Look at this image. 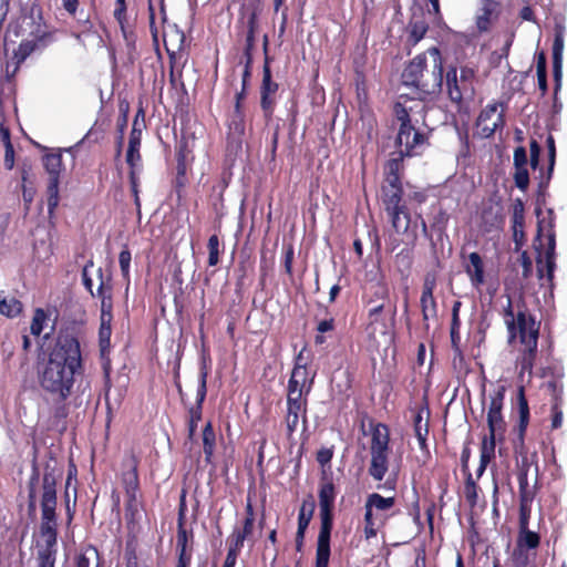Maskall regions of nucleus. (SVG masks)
<instances>
[{
	"label": "nucleus",
	"mask_w": 567,
	"mask_h": 567,
	"mask_svg": "<svg viewBox=\"0 0 567 567\" xmlns=\"http://www.w3.org/2000/svg\"><path fill=\"white\" fill-rule=\"evenodd\" d=\"M405 85L415 86L426 93H435L443 84V64L439 49L414 58L402 73Z\"/></svg>",
	"instance_id": "nucleus-2"
},
{
	"label": "nucleus",
	"mask_w": 567,
	"mask_h": 567,
	"mask_svg": "<svg viewBox=\"0 0 567 567\" xmlns=\"http://www.w3.org/2000/svg\"><path fill=\"white\" fill-rule=\"evenodd\" d=\"M497 4L492 0H484L482 13L476 19V24L480 31H486L491 24L493 16L496 11Z\"/></svg>",
	"instance_id": "nucleus-27"
},
{
	"label": "nucleus",
	"mask_w": 567,
	"mask_h": 567,
	"mask_svg": "<svg viewBox=\"0 0 567 567\" xmlns=\"http://www.w3.org/2000/svg\"><path fill=\"white\" fill-rule=\"evenodd\" d=\"M474 70L467 66L461 69L460 82L462 87H457V74L455 69L446 73V86L450 99L453 102H461L464 96H472L474 93Z\"/></svg>",
	"instance_id": "nucleus-11"
},
{
	"label": "nucleus",
	"mask_w": 567,
	"mask_h": 567,
	"mask_svg": "<svg viewBox=\"0 0 567 567\" xmlns=\"http://www.w3.org/2000/svg\"><path fill=\"white\" fill-rule=\"evenodd\" d=\"M537 348L523 347L519 349L517 358V367L519 368L518 378L520 382H530L533 374V365L536 357Z\"/></svg>",
	"instance_id": "nucleus-19"
},
{
	"label": "nucleus",
	"mask_w": 567,
	"mask_h": 567,
	"mask_svg": "<svg viewBox=\"0 0 567 567\" xmlns=\"http://www.w3.org/2000/svg\"><path fill=\"white\" fill-rule=\"evenodd\" d=\"M245 134L244 116L239 111V104L236 105V113L229 124V135L235 142H240Z\"/></svg>",
	"instance_id": "nucleus-30"
},
{
	"label": "nucleus",
	"mask_w": 567,
	"mask_h": 567,
	"mask_svg": "<svg viewBox=\"0 0 567 567\" xmlns=\"http://www.w3.org/2000/svg\"><path fill=\"white\" fill-rule=\"evenodd\" d=\"M563 51H564V37L560 32H558L555 35V40H554V44H553V60H554V71H555L556 79H558V76L560 75Z\"/></svg>",
	"instance_id": "nucleus-31"
},
{
	"label": "nucleus",
	"mask_w": 567,
	"mask_h": 567,
	"mask_svg": "<svg viewBox=\"0 0 567 567\" xmlns=\"http://www.w3.org/2000/svg\"><path fill=\"white\" fill-rule=\"evenodd\" d=\"M520 546L527 548H536L539 544V537L536 533L530 530H523L519 538Z\"/></svg>",
	"instance_id": "nucleus-43"
},
{
	"label": "nucleus",
	"mask_w": 567,
	"mask_h": 567,
	"mask_svg": "<svg viewBox=\"0 0 567 567\" xmlns=\"http://www.w3.org/2000/svg\"><path fill=\"white\" fill-rule=\"evenodd\" d=\"M514 181L516 187L526 190L529 185V174L527 166H515Z\"/></svg>",
	"instance_id": "nucleus-40"
},
{
	"label": "nucleus",
	"mask_w": 567,
	"mask_h": 567,
	"mask_svg": "<svg viewBox=\"0 0 567 567\" xmlns=\"http://www.w3.org/2000/svg\"><path fill=\"white\" fill-rule=\"evenodd\" d=\"M495 447L492 445V442H482L481 446V456H480V465L476 470L477 477L482 476L484 471L486 470L487 464L494 457Z\"/></svg>",
	"instance_id": "nucleus-33"
},
{
	"label": "nucleus",
	"mask_w": 567,
	"mask_h": 567,
	"mask_svg": "<svg viewBox=\"0 0 567 567\" xmlns=\"http://www.w3.org/2000/svg\"><path fill=\"white\" fill-rule=\"evenodd\" d=\"M396 116L401 122L396 138L400 155L414 156L420 154L425 147V136L411 124L410 115L405 109L396 105Z\"/></svg>",
	"instance_id": "nucleus-8"
},
{
	"label": "nucleus",
	"mask_w": 567,
	"mask_h": 567,
	"mask_svg": "<svg viewBox=\"0 0 567 567\" xmlns=\"http://www.w3.org/2000/svg\"><path fill=\"white\" fill-rule=\"evenodd\" d=\"M391 218L392 227L398 234L406 236L409 241H414L416 234L414 228L411 226V217L405 207L386 212Z\"/></svg>",
	"instance_id": "nucleus-16"
},
{
	"label": "nucleus",
	"mask_w": 567,
	"mask_h": 567,
	"mask_svg": "<svg viewBox=\"0 0 567 567\" xmlns=\"http://www.w3.org/2000/svg\"><path fill=\"white\" fill-rule=\"evenodd\" d=\"M34 194H35V190L33 187H29V186L22 184V197H23V200H24V204L27 205V207H29V205L32 203V200L34 198Z\"/></svg>",
	"instance_id": "nucleus-60"
},
{
	"label": "nucleus",
	"mask_w": 567,
	"mask_h": 567,
	"mask_svg": "<svg viewBox=\"0 0 567 567\" xmlns=\"http://www.w3.org/2000/svg\"><path fill=\"white\" fill-rule=\"evenodd\" d=\"M81 369L82 355L78 339L61 336L39 374V383L43 390L66 399L71 394L74 377Z\"/></svg>",
	"instance_id": "nucleus-1"
},
{
	"label": "nucleus",
	"mask_w": 567,
	"mask_h": 567,
	"mask_svg": "<svg viewBox=\"0 0 567 567\" xmlns=\"http://www.w3.org/2000/svg\"><path fill=\"white\" fill-rule=\"evenodd\" d=\"M4 147H6L4 166L8 169H12L13 166H14V150H13V146H12L11 143H8V145H6Z\"/></svg>",
	"instance_id": "nucleus-55"
},
{
	"label": "nucleus",
	"mask_w": 567,
	"mask_h": 567,
	"mask_svg": "<svg viewBox=\"0 0 567 567\" xmlns=\"http://www.w3.org/2000/svg\"><path fill=\"white\" fill-rule=\"evenodd\" d=\"M22 303L14 297L0 291V315L8 318H16L22 312Z\"/></svg>",
	"instance_id": "nucleus-24"
},
{
	"label": "nucleus",
	"mask_w": 567,
	"mask_h": 567,
	"mask_svg": "<svg viewBox=\"0 0 567 567\" xmlns=\"http://www.w3.org/2000/svg\"><path fill=\"white\" fill-rule=\"evenodd\" d=\"M309 392H303L300 390H288L287 393V403H293V404H307V395Z\"/></svg>",
	"instance_id": "nucleus-47"
},
{
	"label": "nucleus",
	"mask_w": 567,
	"mask_h": 567,
	"mask_svg": "<svg viewBox=\"0 0 567 567\" xmlns=\"http://www.w3.org/2000/svg\"><path fill=\"white\" fill-rule=\"evenodd\" d=\"M238 554L239 553H236L234 550H229L228 549V553H227V556H226V559H225V563H224L223 567H235Z\"/></svg>",
	"instance_id": "nucleus-64"
},
{
	"label": "nucleus",
	"mask_w": 567,
	"mask_h": 567,
	"mask_svg": "<svg viewBox=\"0 0 567 567\" xmlns=\"http://www.w3.org/2000/svg\"><path fill=\"white\" fill-rule=\"evenodd\" d=\"M504 320L509 332L511 341L518 339L522 348H537L538 324L532 316L522 311L515 316L509 305L508 309L505 311Z\"/></svg>",
	"instance_id": "nucleus-7"
},
{
	"label": "nucleus",
	"mask_w": 567,
	"mask_h": 567,
	"mask_svg": "<svg viewBox=\"0 0 567 567\" xmlns=\"http://www.w3.org/2000/svg\"><path fill=\"white\" fill-rule=\"evenodd\" d=\"M99 295H101V319L105 317L112 320V300L110 296L103 295V285L99 288Z\"/></svg>",
	"instance_id": "nucleus-42"
},
{
	"label": "nucleus",
	"mask_w": 567,
	"mask_h": 567,
	"mask_svg": "<svg viewBox=\"0 0 567 567\" xmlns=\"http://www.w3.org/2000/svg\"><path fill=\"white\" fill-rule=\"evenodd\" d=\"M537 79H538V85L539 89L543 92H546L547 90V82H546V66H545V59L542 55L537 62Z\"/></svg>",
	"instance_id": "nucleus-48"
},
{
	"label": "nucleus",
	"mask_w": 567,
	"mask_h": 567,
	"mask_svg": "<svg viewBox=\"0 0 567 567\" xmlns=\"http://www.w3.org/2000/svg\"><path fill=\"white\" fill-rule=\"evenodd\" d=\"M333 456V452L331 449H321L317 453V461L320 465L324 466L330 463Z\"/></svg>",
	"instance_id": "nucleus-54"
},
{
	"label": "nucleus",
	"mask_w": 567,
	"mask_h": 567,
	"mask_svg": "<svg viewBox=\"0 0 567 567\" xmlns=\"http://www.w3.org/2000/svg\"><path fill=\"white\" fill-rule=\"evenodd\" d=\"M520 260H522V266H523V276L525 278H527L530 272H532V260L530 258L527 256V252L524 251L522 255H520Z\"/></svg>",
	"instance_id": "nucleus-61"
},
{
	"label": "nucleus",
	"mask_w": 567,
	"mask_h": 567,
	"mask_svg": "<svg viewBox=\"0 0 567 567\" xmlns=\"http://www.w3.org/2000/svg\"><path fill=\"white\" fill-rule=\"evenodd\" d=\"M386 517L384 515H375L369 516L364 514V538L370 540L374 538L378 534V530L385 524Z\"/></svg>",
	"instance_id": "nucleus-26"
},
{
	"label": "nucleus",
	"mask_w": 567,
	"mask_h": 567,
	"mask_svg": "<svg viewBox=\"0 0 567 567\" xmlns=\"http://www.w3.org/2000/svg\"><path fill=\"white\" fill-rule=\"evenodd\" d=\"M518 406L520 414L519 440L523 442V433L525 431L528 417V404L524 394V385H519L518 388Z\"/></svg>",
	"instance_id": "nucleus-35"
},
{
	"label": "nucleus",
	"mask_w": 567,
	"mask_h": 567,
	"mask_svg": "<svg viewBox=\"0 0 567 567\" xmlns=\"http://www.w3.org/2000/svg\"><path fill=\"white\" fill-rule=\"evenodd\" d=\"M311 517H312V508H310L308 512L306 511V506L303 505L301 508H300V512H299V517H298V527L301 529V530H306L310 520H311Z\"/></svg>",
	"instance_id": "nucleus-51"
},
{
	"label": "nucleus",
	"mask_w": 567,
	"mask_h": 567,
	"mask_svg": "<svg viewBox=\"0 0 567 567\" xmlns=\"http://www.w3.org/2000/svg\"><path fill=\"white\" fill-rule=\"evenodd\" d=\"M47 320V315L42 309H37L33 315L31 322V333L33 336H40L43 331V324Z\"/></svg>",
	"instance_id": "nucleus-41"
},
{
	"label": "nucleus",
	"mask_w": 567,
	"mask_h": 567,
	"mask_svg": "<svg viewBox=\"0 0 567 567\" xmlns=\"http://www.w3.org/2000/svg\"><path fill=\"white\" fill-rule=\"evenodd\" d=\"M118 262L123 276L128 277L131 264V252L128 249H124L120 252Z\"/></svg>",
	"instance_id": "nucleus-49"
},
{
	"label": "nucleus",
	"mask_w": 567,
	"mask_h": 567,
	"mask_svg": "<svg viewBox=\"0 0 567 567\" xmlns=\"http://www.w3.org/2000/svg\"><path fill=\"white\" fill-rule=\"evenodd\" d=\"M219 239L216 235H212L208 239L207 248H208V265L216 266L219 261Z\"/></svg>",
	"instance_id": "nucleus-38"
},
{
	"label": "nucleus",
	"mask_w": 567,
	"mask_h": 567,
	"mask_svg": "<svg viewBox=\"0 0 567 567\" xmlns=\"http://www.w3.org/2000/svg\"><path fill=\"white\" fill-rule=\"evenodd\" d=\"M206 395V373H203L200 377V383L197 392V399L199 402H203Z\"/></svg>",
	"instance_id": "nucleus-63"
},
{
	"label": "nucleus",
	"mask_w": 567,
	"mask_h": 567,
	"mask_svg": "<svg viewBox=\"0 0 567 567\" xmlns=\"http://www.w3.org/2000/svg\"><path fill=\"white\" fill-rule=\"evenodd\" d=\"M528 158L526 150L523 146L517 147L514 151V167L515 166H527Z\"/></svg>",
	"instance_id": "nucleus-52"
},
{
	"label": "nucleus",
	"mask_w": 567,
	"mask_h": 567,
	"mask_svg": "<svg viewBox=\"0 0 567 567\" xmlns=\"http://www.w3.org/2000/svg\"><path fill=\"white\" fill-rule=\"evenodd\" d=\"M300 419H302V417L299 416V415L287 413V415H286V424H287V429H288L289 433H292L293 431H296V429L298 427Z\"/></svg>",
	"instance_id": "nucleus-58"
},
{
	"label": "nucleus",
	"mask_w": 567,
	"mask_h": 567,
	"mask_svg": "<svg viewBox=\"0 0 567 567\" xmlns=\"http://www.w3.org/2000/svg\"><path fill=\"white\" fill-rule=\"evenodd\" d=\"M42 506V535L45 537L47 545L38 553L39 567H54L55 563V533L51 527V523L55 518L56 492L55 480L51 474L43 476V494L41 499Z\"/></svg>",
	"instance_id": "nucleus-3"
},
{
	"label": "nucleus",
	"mask_w": 567,
	"mask_h": 567,
	"mask_svg": "<svg viewBox=\"0 0 567 567\" xmlns=\"http://www.w3.org/2000/svg\"><path fill=\"white\" fill-rule=\"evenodd\" d=\"M43 165L49 174L48 209L52 214L59 205L60 174L63 172L62 154L50 153L43 156Z\"/></svg>",
	"instance_id": "nucleus-9"
},
{
	"label": "nucleus",
	"mask_w": 567,
	"mask_h": 567,
	"mask_svg": "<svg viewBox=\"0 0 567 567\" xmlns=\"http://www.w3.org/2000/svg\"><path fill=\"white\" fill-rule=\"evenodd\" d=\"M125 0H116V9L114 10V17L122 24L125 18Z\"/></svg>",
	"instance_id": "nucleus-59"
},
{
	"label": "nucleus",
	"mask_w": 567,
	"mask_h": 567,
	"mask_svg": "<svg viewBox=\"0 0 567 567\" xmlns=\"http://www.w3.org/2000/svg\"><path fill=\"white\" fill-rule=\"evenodd\" d=\"M255 522L251 518H245L243 528H236L241 535H244L247 539H250L254 532Z\"/></svg>",
	"instance_id": "nucleus-57"
},
{
	"label": "nucleus",
	"mask_w": 567,
	"mask_h": 567,
	"mask_svg": "<svg viewBox=\"0 0 567 567\" xmlns=\"http://www.w3.org/2000/svg\"><path fill=\"white\" fill-rule=\"evenodd\" d=\"M435 285L436 281L434 276L427 275L424 279L421 296L422 315L425 321L434 319L436 317V303L433 297Z\"/></svg>",
	"instance_id": "nucleus-17"
},
{
	"label": "nucleus",
	"mask_w": 567,
	"mask_h": 567,
	"mask_svg": "<svg viewBox=\"0 0 567 567\" xmlns=\"http://www.w3.org/2000/svg\"><path fill=\"white\" fill-rule=\"evenodd\" d=\"M183 43L184 34L176 28L169 27L164 31V44L171 58L181 52Z\"/></svg>",
	"instance_id": "nucleus-23"
},
{
	"label": "nucleus",
	"mask_w": 567,
	"mask_h": 567,
	"mask_svg": "<svg viewBox=\"0 0 567 567\" xmlns=\"http://www.w3.org/2000/svg\"><path fill=\"white\" fill-rule=\"evenodd\" d=\"M464 269L473 287L480 288L484 284V262L477 252H471L467 256V260L464 262Z\"/></svg>",
	"instance_id": "nucleus-18"
},
{
	"label": "nucleus",
	"mask_w": 567,
	"mask_h": 567,
	"mask_svg": "<svg viewBox=\"0 0 567 567\" xmlns=\"http://www.w3.org/2000/svg\"><path fill=\"white\" fill-rule=\"evenodd\" d=\"M390 432L386 425L375 424L371 429L369 474L374 481H382L390 471Z\"/></svg>",
	"instance_id": "nucleus-6"
},
{
	"label": "nucleus",
	"mask_w": 567,
	"mask_h": 567,
	"mask_svg": "<svg viewBox=\"0 0 567 567\" xmlns=\"http://www.w3.org/2000/svg\"><path fill=\"white\" fill-rule=\"evenodd\" d=\"M465 496L468 502L472 504H475L477 499V486L472 480V476L470 475L465 485Z\"/></svg>",
	"instance_id": "nucleus-50"
},
{
	"label": "nucleus",
	"mask_w": 567,
	"mask_h": 567,
	"mask_svg": "<svg viewBox=\"0 0 567 567\" xmlns=\"http://www.w3.org/2000/svg\"><path fill=\"white\" fill-rule=\"evenodd\" d=\"M504 400V389L497 390L491 396V403L487 412V423L489 434L485 435L482 442H492L495 446L497 440H502L505 432V422L502 415Z\"/></svg>",
	"instance_id": "nucleus-10"
},
{
	"label": "nucleus",
	"mask_w": 567,
	"mask_h": 567,
	"mask_svg": "<svg viewBox=\"0 0 567 567\" xmlns=\"http://www.w3.org/2000/svg\"><path fill=\"white\" fill-rule=\"evenodd\" d=\"M563 424V412L558 410V408L555 405L553 408V420H551V427L558 429Z\"/></svg>",
	"instance_id": "nucleus-62"
},
{
	"label": "nucleus",
	"mask_w": 567,
	"mask_h": 567,
	"mask_svg": "<svg viewBox=\"0 0 567 567\" xmlns=\"http://www.w3.org/2000/svg\"><path fill=\"white\" fill-rule=\"evenodd\" d=\"M306 410L307 404L287 403V413L299 415L303 421L306 420Z\"/></svg>",
	"instance_id": "nucleus-53"
},
{
	"label": "nucleus",
	"mask_w": 567,
	"mask_h": 567,
	"mask_svg": "<svg viewBox=\"0 0 567 567\" xmlns=\"http://www.w3.org/2000/svg\"><path fill=\"white\" fill-rule=\"evenodd\" d=\"M141 135L142 131L137 130L136 127H133L131 134H130V141H128V148L126 153V162L131 166V184H132V190L135 196V204L138 207L140 206V199L137 196V183H136V176H135V167L137 166L140 162V145H141Z\"/></svg>",
	"instance_id": "nucleus-15"
},
{
	"label": "nucleus",
	"mask_w": 567,
	"mask_h": 567,
	"mask_svg": "<svg viewBox=\"0 0 567 567\" xmlns=\"http://www.w3.org/2000/svg\"><path fill=\"white\" fill-rule=\"evenodd\" d=\"M503 124L502 104H488L477 118V127L483 137H489Z\"/></svg>",
	"instance_id": "nucleus-14"
},
{
	"label": "nucleus",
	"mask_w": 567,
	"mask_h": 567,
	"mask_svg": "<svg viewBox=\"0 0 567 567\" xmlns=\"http://www.w3.org/2000/svg\"><path fill=\"white\" fill-rule=\"evenodd\" d=\"M111 321L105 319H101L100 330H99V343H100V351L101 355L105 357V354L109 352L110 349V340H111Z\"/></svg>",
	"instance_id": "nucleus-28"
},
{
	"label": "nucleus",
	"mask_w": 567,
	"mask_h": 567,
	"mask_svg": "<svg viewBox=\"0 0 567 567\" xmlns=\"http://www.w3.org/2000/svg\"><path fill=\"white\" fill-rule=\"evenodd\" d=\"M540 154V147L536 141L530 142V165L536 168L538 165V158Z\"/></svg>",
	"instance_id": "nucleus-56"
},
{
	"label": "nucleus",
	"mask_w": 567,
	"mask_h": 567,
	"mask_svg": "<svg viewBox=\"0 0 567 567\" xmlns=\"http://www.w3.org/2000/svg\"><path fill=\"white\" fill-rule=\"evenodd\" d=\"M246 539L247 538L244 535H241L237 529H234L233 534L230 535V537L228 539V544H229L228 549L239 553L240 549L243 548L244 542Z\"/></svg>",
	"instance_id": "nucleus-46"
},
{
	"label": "nucleus",
	"mask_w": 567,
	"mask_h": 567,
	"mask_svg": "<svg viewBox=\"0 0 567 567\" xmlns=\"http://www.w3.org/2000/svg\"><path fill=\"white\" fill-rule=\"evenodd\" d=\"M394 497H383L378 493H372L367 497L364 504V514L375 516L374 512H388L394 506Z\"/></svg>",
	"instance_id": "nucleus-20"
},
{
	"label": "nucleus",
	"mask_w": 567,
	"mask_h": 567,
	"mask_svg": "<svg viewBox=\"0 0 567 567\" xmlns=\"http://www.w3.org/2000/svg\"><path fill=\"white\" fill-rule=\"evenodd\" d=\"M278 90L277 83L272 82L271 73L268 66L264 69V79L261 85V107L267 112L271 110L274 95Z\"/></svg>",
	"instance_id": "nucleus-21"
},
{
	"label": "nucleus",
	"mask_w": 567,
	"mask_h": 567,
	"mask_svg": "<svg viewBox=\"0 0 567 567\" xmlns=\"http://www.w3.org/2000/svg\"><path fill=\"white\" fill-rule=\"evenodd\" d=\"M76 567H99V554L95 548L87 547L76 556Z\"/></svg>",
	"instance_id": "nucleus-32"
},
{
	"label": "nucleus",
	"mask_w": 567,
	"mask_h": 567,
	"mask_svg": "<svg viewBox=\"0 0 567 567\" xmlns=\"http://www.w3.org/2000/svg\"><path fill=\"white\" fill-rule=\"evenodd\" d=\"M35 49V43L33 40L22 41L14 52V59H17L16 65L18 66L21 62H23L27 56H29Z\"/></svg>",
	"instance_id": "nucleus-39"
},
{
	"label": "nucleus",
	"mask_w": 567,
	"mask_h": 567,
	"mask_svg": "<svg viewBox=\"0 0 567 567\" xmlns=\"http://www.w3.org/2000/svg\"><path fill=\"white\" fill-rule=\"evenodd\" d=\"M336 493L332 482L322 483L319 491L321 528L318 536L316 567H328L330 557V533L332 528V507Z\"/></svg>",
	"instance_id": "nucleus-4"
},
{
	"label": "nucleus",
	"mask_w": 567,
	"mask_h": 567,
	"mask_svg": "<svg viewBox=\"0 0 567 567\" xmlns=\"http://www.w3.org/2000/svg\"><path fill=\"white\" fill-rule=\"evenodd\" d=\"M203 445L206 458L209 460L214 454L215 433L210 423H207L203 431Z\"/></svg>",
	"instance_id": "nucleus-36"
},
{
	"label": "nucleus",
	"mask_w": 567,
	"mask_h": 567,
	"mask_svg": "<svg viewBox=\"0 0 567 567\" xmlns=\"http://www.w3.org/2000/svg\"><path fill=\"white\" fill-rule=\"evenodd\" d=\"M307 363L308 360L305 358V349H302L296 358V364L288 382V390L296 389L303 392H310L313 383V375H310L307 369Z\"/></svg>",
	"instance_id": "nucleus-13"
},
{
	"label": "nucleus",
	"mask_w": 567,
	"mask_h": 567,
	"mask_svg": "<svg viewBox=\"0 0 567 567\" xmlns=\"http://www.w3.org/2000/svg\"><path fill=\"white\" fill-rule=\"evenodd\" d=\"M414 431L420 445L423 446L427 435V424L422 422V416L420 414L415 416Z\"/></svg>",
	"instance_id": "nucleus-44"
},
{
	"label": "nucleus",
	"mask_w": 567,
	"mask_h": 567,
	"mask_svg": "<svg viewBox=\"0 0 567 567\" xmlns=\"http://www.w3.org/2000/svg\"><path fill=\"white\" fill-rule=\"evenodd\" d=\"M187 542H188V535L186 529L179 525V529L176 536V546L178 550V555H189L187 553Z\"/></svg>",
	"instance_id": "nucleus-45"
},
{
	"label": "nucleus",
	"mask_w": 567,
	"mask_h": 567,
	"mask_svg": "<svg viewBox=\"0 0 567 567\" xmlns=\"http://www.w3.org/2000/svg\"><path fill=\"white\" fill-rule=\"evenodd\" d=\"M401 199L402 188L382 187V200L386 212L403 207L401 205Z\"/></svg>",
	"instance_id": "nucleus-25"
},
{
	"label": "nucleus",
	"mask_w": 567,
	"mask_h": 567,
	"mask_svg": "<svg viewBox=\"0 0 567 567\" xmlns=\"http://www.w3.org/2000/svg\"><path fill=\"white\" fill-rule=\"evenodd\" d=\"M398 168L399 163L396 161H392L388 164L385 184L382 187L401 188L400 178L396 174Z\"/></svg>",
	"instance_id": "nucleus-37"
},
{
	"label": "nucleus",
	"mask_w": 567,
	"mask_h": 567,
	"mask_svg": "<svg viewBox=\"0 0 567 567\" xmlns=\"http://www.w3.org/2000/svg\"><path fill=\"white\" fill-rule=\"evenodd\" d=\"M383 310V305H378L374 308L370 309L369 318H370V326L372 328V333H381L384 334L386 332V326L381 319Z\"/></svg>",
	"instance_id": "nucleus-34"
},
{
	"label": "nucleus",
	"mask_w": 567,
	"mask_h": 567,
	"mask_svg": "<svg viewBox=\"0 0 567 567\" xmlns=\"http://www.w3.org/2000/svg\"><path fill=\"white\" fill-rule=\"evenodd\" d=\"M427 31L426 22L421 18H413L409 25V42L416 44Z\"/></svg>",
	"instance_id": "nucleus-29"
},
{
	"label": "nucleus",
	"mask_w": 567,
	"mask_h": 567,
	"mask_svg": "<svg viewBox=\"0 0 567 567\" xmlns=\"http://www.w3.org/2000/svg\"><path fill=\"white\" fill-rule=\"evenodd\" d=\"M524 219V206L522 202H518L512 217L513 237L517 246H522L525 240Z\"/></svg>",
	"instance_id": "nucleus-22"
},
{
	"label": "nucleus",
	"mask_w": 567,
	"mask_h": 567,
	"mask_svg": "<svg viewBox=\"0 0 567 567\" xmlns=\"http://www.w3.org/2000/svg\"><path fill=\"white\" fill-rule=\"evenodd\" d=\"M127 471L123 473V485L127 497V509L132 513L138 508V475L137 462L131 456L126 460Z\"/></svg>",
	"instance_id": "nucleus-12"
},
{
	"label": "nucleus",
	"mask_w": 567,
	"mask_h": 567,
	"mask_svg": "<svg viewBox=\"0 0 567 567\" xmlns=\"http://www.w3.org/2000/svg\"><path fill=\"white\" fill-rule=\"evenodd\" d=\"M548 220L545 218L538 220V229L537 237L535 239V249L538 254L537 256V265H538V275L542 280H546L548 284L551 282L554 270L556 267L555 264V233L553 230V212L548 210Z\"/></svg>",
	"instance_id": "nucleus-5"
}]
</instances>
